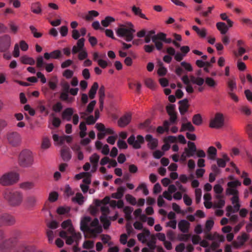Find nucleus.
<instances>
[{"mask_svg":"<svg viewBox=\"0 0 252 252\" xmlns=\"http://www.w3.org/2000/svg\"><path fill=\"white\" fill-rule=\"evenodd\" d=\"M156 237L154 235L151 236V240L147 242V245L150 248L151 251L153 252L156 248Z\"/></svg>","mask_w":252,"mask_h":252,"instance_id":"72a5a7b5","label":"nucleus"},{"mask_svg":"<svg viewBox=\"0 0 252 252\" xmlns=\"http://www.w3.org/2000/svg\"><path fill=\"white\" fill-rule=\"evenodd\" d=\"M180 64L181 66L178 65L175 67V73L178 76H181L186 72L192 71L193 68L190 63L184 61L181 62Z\"/></svg>","mask_w":252,"mask_h":252,"instance_id":"9b49d317","label":"nucleus"},{"mask_svg":"<svg viewBox=\"0 0 252 252\" xmlns=\"http://www.w3.org/2000/svg\"><path fill=\"white\" fill-rule=\"evenodd\" d=\"M26 202L29 207H33L36 205L37 202V198L35 196L31 195L27 197Z\"/></svg>","mask_w":252,"mask_h":252,"instance_id":"b1692460","label":"nucleus"},{"mask_svg":"<svg viewBox=\"0 0 252 252\" xmlns=\"http://www.w3.org/2000/svg\"><path fill=\"white\" fill-rule=\"evenodd\" d=\"M45 63H44L43 58L40 56L37 57L36 60V66L38 68H41L43 66Z\"/></svg>","mask_w":252,"mask_h":252,"instance_id":"0e129e2a","label":"nucleus"},{"mask_svg":"<svg viewBox=\"0 0 252 252\" xmlns=\"http://www.w3.org/2000/svg\"><path fill=\"white\" fill-rule=\"evenodd\" d=\"M100 220L101 222L103 224V227L104 229H107L111 224V222L110 220L108 219L107 216H101L100 217Z\"/></svg>","mask_w":252,"mask_h":252,"instance_id":"e433bc0d","label":"nucleus"},{"mask_svg":"<svg viewBox=\"0 0 252 252\" xmlns=\"http://www.w3.org/2000/svg\"><path fill=\"white\" fill-rule=\"evenodd\" d=\"M240 110L247 116L250 115L252 113L251 108L247 106H242L240 108Z\"/></svg>","mask_w":252,"mask_h":252,"instance_id":"052dcab7","label":"nucleus"},{"mask_svg":"<svg viewBox=\"0 0 252 252\" xmlns=\"http://www.w3.org/2000/svg\"><path fill=\"white\" fill-rule=\"evenodd\" d=\"M179 103L180 104L179 107L180 113L182 115H183L188 111V100L187 98L184 99L179 101Z\"/></svg>","mask_w":252,"mask_h":252,"instance_id":"6ab92c4d","label":"nucleus"},{"mask_svg":"<svg viewBox=\"0 0 252 252\" xmlns=\"http://www.w3.org/2000/svg\"><path fill=\"white\" fill-rule=\"evenodd\" d=\"M194 126L191 124L190 122H188L187 123H183L182 124L180 131L183 132L185 130H188L190 132H193L195 131Z\"/></svg>","mask_w":252,"mask_h":252,"instance_id":"393cba45","label":"nucleus"},{"mask_svg":"<svg viewBox=\"0 0 252 252\" xmlns=\"http://www.w3.org/2000/svg\"><path fill=\"white\" fill-rule=\"evenodd\" d=\"M18 180V174L10 172L5 173L0 178V184L2 186H10L16 183Z\"/></svg>","mask_w":252,"mask_h":252,"instance_id":"423d86ee","label":"nucleus"},{"mask_svg":"<svg viewBox=\"0 0 252 252\" xmlns=\"http://www.w3.org/2000/svg\"><path fill=\"white\" fill-rule=\"evenodd\" d=\"M83 174L84 175V178L83 179V182L84 183V184L88 185L91 184V174L88 172H83Z\"/></svg>","mask_w":252,"mask_h":252,"instance_id":"09e8293b","label":"nucleus"},{"mask_svg":"<svg viewBox=\"0 0 252 252\" xmlns=\"http://www.w3.org/2000/svg\"><path fill=\"white\" fill-rule=\"evenodd\" d=\"M205 82L206 84L210 87H215L217 86V83L216 81L211 77H207L205 79Z\"/></svg>","mask_w":252,"mask_h":252,"instance_id":"de8ad7c7","label":"nucleus"},{"mask_svg":"<svg viewBox=\"0 0 252 252\" xmlns=\"http://www.w3.org/2000/svg\"><path fill=\"white\" fill-rule=\"evenodd\" d=\"M18 248L12 252H35V247L33 245H29L26 242H19Z\"/></svg>","mask_w":252,"mask_h":252,"instance_id":"ddd939ff","label":"nucleus"},{"mask_svg":"<svg viewBox=\"0 0 252 252\" xmlns=\"http://www.w3.org/2000/svg\"><path fill=\"white\" fill-rule=\"evenodd\" d=\"M214 222L212 220H207L205 224V232H209L211 230L213 226Z\"/></svg>","mask_w":252,"mask_h":252,"instance_id":"8fccbe9b","label":"nucleus"},{"mask_svg":"<svg viewBox=\"0 0 252 252\" xmlns=\"http://www.w3.org/2000/svg\"><path fill=\"white\" fill-rule=\"evenodd\" d=\"M146 140L149 142L148 147L151 150L155 149L158 145V140L156 138H153L151 134H147L145 136Z\"/></svg>","mask_w":252,"mask_h":252,"instance_id":"f3484780","label":"nucleus"},{"mask_svg":"<svg viewBox=\"0 0 252 252\" xmlns=\"http://www.w3.org/2000/svg\"><path fill=\"white\" fill-rule=\"evenodd\" d=\"M189 223L186 220H181L178 223V227L183 233H187L189 231Z\"/></svg>","mask_w":252,"mask_h":252,"instance_id":"4be33fe9","label":"nucleus"},{"mask_svg":"<svg viewBox=\"0 0 252 252\" xmlns=\"http://www.w3.org/2000/svg\"><path fill=\"white\" fill-rule=\"evenodd\" d=\"M126 190V188L125 187H120L117 189V192L112 194V197L113 198L120 199L123 196Z\"/></svg>","mask_w":252,"mask_h":252,"instance_id":"a878e982","label":"nucleus"},{"mask_svg":"<svg viewBox=\"0 0 252 252\" xmlns=\"http://www.w3.org/2000/svg\"><path fill=\"white\" fill-rule=\"evenodd\" d=\"M73 75V71L69 69H66L63 72V76L67 79L71 78Z\"/></svg>","mask_w":252,"mask_h":252,"instance_id":"338daca9","label":"nucleus"},{"mask_svg":"<svg viewBox=\"0 0 252 252\" xmlns=\"http://www.w3.org/2000/svg\"><path fill=\"white\" fill-rule=\"evenodd\" d=\"M61 225L63 229H67V231L69 233H72L74 229L70 220H67L63 221Z\"/></svg>","mask_w":252,"mask_h":252,"instance_id":"5701e85b","label":"nucleus"},{"mask_svg":"<svg viewBox=\"0 0 252 252\" xmlns=\"http://www.w3.org/2000/svg\"><path fill=\"white\" fill-rule=\"evenodd\" d=\"M11 45V38L8 34L0 36V52L6 53Z\"/></svg>","mask_w":252,"mask_h":252,"instance_id":"1a4fd4ad","label":"nucleus"},{"mask_svg":"<svg viewBox=\"0 0 252 252\" xmlns=\"http://www.w3.org/2000/svg\"><path fill=\"white\" fill-rule=\"evenodd\" d=\"M95 104V100H92V101H91V102L87 106V111L89 113H92L93 111Z\"/></svg>","mask_w":252,"mask_h":252,"instance_id":"680f3d73","label":"nucleus"},{"mask_svg":"<svg viewBox=\"0 0 252 252\" xmlns=\"http://www.w3.org/2000/svg\"><path fill=\"white\" fill-rule=\"evenodd\" d=\"M21 61L23 64H27L30 65H34L35 64L34 60L27 56H24L21 58Z\"/></svg>","mask_w":252,"mask_h":252,"instance_id":"7c9ffc66","label":"nucleus"},{"mask_svg":"<svg viewBox=\"0 0 252 252\" xmlns=\"http://www.w3.org/2000/svg\"><path fill=\"white\" fill-rule=\"evenodd\" d=\"M98 88V83L97 82L94 83L89 92V97L91 99H93L94 98Z\"/></svg>","mask_w":252,"mask_h":252,"instance_id":"c85d7f7f","label":"nucleus"},{"mask_svg":"<svg viewBox=\"0 0 252 252\" xmlns=\"http://www.w3.org/2000/svg\"><path fill=\"white\" fill-rule=\"evenodd\" d=\"M20 188L24 190L31 189L34 187V183L32 182H25L20 184Z\"/></svg>","mask_w":252,"mask_h":252,"instance_id":"473e14b6","label":"nucleus"},{"mask_svg":"<svg viewBox=\"0 0 252 252\" xmlns=\"http://www.w3.org/2000/svg\"><path fill=\"white\" fill-rule=\"evenodd\" d=\"M184 202L187 206H190L192 204L191 199L186 194L184 195L183 196Z\"/></svg>","mask_w":252,"mask_h":252,"instance_id":"774afa93","label":"nucleus"},{"mask_svg":"<svg viewBox=\"0 0 252 252\" xmlns=\"http://www.w3.org/2000/svg\"><path fill=\"white\" fill-rule=\"evenodd\" d=\"M135 32L134 26L131 23H127L126 25H120L116 31L117 35L123 37L124 39L129 42L134 38L133 34Z\"/></svg>","mask_w":252,"mask_h":252,"instance_id":"20e7f679","label":"nucleus"},{"mask_svg":"<svg viewBox=\"0 0 252 252\" xmlns=\"http://www.w3.org/2000/svg\"><path fill=\"white\" fill-rule=\"evenodd\" d=\"M246 131L249 135L251 142L252 143V124H249L247 125Z\"/></svg>","mask_w":252,"mask_h":252,"instance_id":"69168bd1","label":"nucleus"},{"mask_svg":"<svg viewBox=\"0 0 252 252\" xmlns=\"http://www.w3.org/2000/svg\"><path fill=\"white\" fill-rule=\"evenodd\" d=\"M31 10L35 14H40L42 11L41 4L39 2L32 3L31 5Z\"/></svg>","mask_w":252,"mask_h":252,"instance_id":"cd10ccee","label":"nucleus"},{"mask_svg":"<svg viewBox=\"0 0 252 252\" xmlns=\"http://www.w3.org/2000/svg\"><path fill=\"white\" fill-rule=\"evenodd\" d=\"M99 15L97 11L95 10H91L89 11L88 14L86 16L85 19L87 21H91L93 17H97Z\"/></svg>","mask_w":252,"mask_h":252,"instance_id":"a19ab883","label":"nucleus"},{"mask_svg":"<svg viewBox=\"0 0 252 252\" xmlns=\"http://www.w3.org/2000/svg\"><path fill=\"white\" fill-rule=\"evenodd\" d=\"M238 190L236 189L228 188L226 189V195H232L233 196L238 195Z\"/></svg>","mask_w":252,"mask_h":252,"instance_id":"6e6d98bb","label":"nucleus"},{"mask_svg":"<svg viewBox=\"0 0 252 252\" xmlns=\"http://www.w3.org/2000/svg\"><path fill=\"white\" fill-rule=\"evenodd\" d=\"M58 198V194L57 192L53 191L49 194L48 200L50 202H55Z\"/></svg>","mask_w":252,"mask_h":252,"instance_id":"4d7b16f0","label":"nucleus"},{"mask_svg":"<svg viewBox=\"0 0 252 252\" xmlns=\"http://www.w3.org/2000/svg\"><path fill=\"white\" fill-rule=\"evenodd\" d=\"M228 188L235 189L238 186L241 185V183L238 180L229 182L227 184Z\"/></svg>","mask_w":252,"mask_h":252,"instance_id":"49530a36","label":"nucleus"},{"mask_svg":"<svg viewBox=\"0 0 252 252\" xmlns=\"http://www.w3.org/2000/svg\"><path fill=\"white\" fill-rule=\"evenodd\" d=\"M241 205L240 203H236L234 204V206L232 207L231 205H228L226 207V216L229 217L231 213H235L238 212L240 210Z\"/></svg>","mask_w":252,"mask_h":252,"instance_id":"412c9836","label":"nucleus"},{"mask_svg":"<svg viewBox=\"0 0 252 252\" xmlns=\"http://www.w3.org/2000/svg\"><path fill=\"white\" fill-rule=\"evenodd\" d=\"M192 121L193 124L196 126L201 125L203 122L201 115L200 114L194 115L192 117Z\"/></svg>","mask_w":252,"mask_h":252,"instance_id":"2f4dec72","label":"nucleus"},{"mask_svg":"<svg viewBox=\"0 0 252 252\" xmlns=\"http://www.w3.org/2000/svg\"><path fill=\"white\" fill-rule=\"evenodd\" d=\"M131 120V115L127 113L122 116L118 121V126L120 127H124L126 126L130 122Z\"/></svg>","mask_w":252,"mask_h":252,"instance_id":"2eb2a0df","label":"nucleus"},{"mask_svg":"<svg viewBox=\"0 0 252 252\" xmlns=\"http://www.w3.org/2000/svg\"><path fill=\"white\" fill-rule=\"evenodd\" d=\"M145 85L151 89H154L156 88V84L155 82L151 78H147L145 81Z\"/></svg>","mask_w":252,"mask_h":252,"instance_id":"c03bdc74","label":"nucleus"},{"mask_svg":"<svg viewBox=\"0 0 252 252\" xmlns=\"http://www.w3.org/2000/svg\"><path fill=\"white\" fill-rule=\"evenodd\" d=\"M18 162L19 165L23 167H30L34 162L32 153L27 149L23 150L19 156Z\"/></svg>","mask_w":252,"mask_h":252,"instance_id":"39448f33","label":"nucleus"},{"mask_svg":"<svg viewBox=\"0 0 252 252\" xmlns=\"http://www.w3.org/2000/svg\"><path fill=\"white\" fill-rule=\"evenodd\" d=\"M69 210H70L69 208H64L63 207H59L58 208L57 212L58 214H59L60 215H63V214L68 213Z\"/></svg>","mask_w":252,"mask_h":252,"instance_id":"e2e57ef3","label":"nucleus"},{"mask_svg":"<svg viewBox=\"0 0 252 252\" xmlns=\"http://www.w3.org/2000/svg\"><path fill=\"white\" fill-rule=\"evenodd\" d=\"M247 52V50L243 47H239L238 48V51H234L233 54L236 57L242 56L244 54Z\"/></svg>","mask_w":252,"mask_h":252,"instance_id":"37998d69","label":"nucleus"},{"mask_svg":"<svg viewBox=\"0 0 252 252\" xmlns=\"http://www.w3.org/2000/svg\"><path fill=\"white\" fill-rule=\"evenodd\" d=\"M94 246V243L93 241L87 240L85 241L83 245V248L84 249H92Z\"/></svg>","mask_w":252,"mask_h":252,"instance_id":"5fc2aeb1","label":"nucleus"},{"mask_svg":"<svg viewBox=\"0 0 252 252\" xmlns=\"http://www.w3.org/2000/svg\"><path fill=\"white\" fill-rule=\"evenodd\" d=\"M217 29L220 32L221 34H224L228 31V28L225 23L223 22H218L216 24Z\"/></svg>","mask_w":252,"mask_h":252,"instance_id":"bb28decb","label":"nucleus"},{"mask_svg":"<svg viewBox=\"0 0 252 252\" xmlns=\"http://www.w3.org/2000/svg\"><path fill=\"white\" fill-rule=\"evenodd\" d=\"M4 198L8 204L12 207L19 206L23 201V195L20 191L16 190H6L4 193Z\"/></svg>","mask_w":252,"mask_h":252,"instance_id":"7ed1b4c3","label":"nucleus"},{"mask_svg":"<svg viewBox=\"0 0 252 252\" xmlns=\"http://www.w3.org/2000/svg\"><path fill=\"white\" fill-rule=\"evenodd\" d=\"M30 29L32 33L33 34V36L35 38H39L41 37L42 33L37 32V29L33 26H30Z\"/></svg>","mask_w":252,"mask_h":252,"instance_id":"864d4df0","label":"nucleus"},{"mask_svg":"<svg viewBox=\"0 0 252 252\" xmlns=\"http://www.w3.org/2000/svg\"><path fill=\"white\" fill-rule=\"evenodd\" d=\"M195 201L196 203H199L200 201L202 195V191L201 189H197L195 190Z\"/></svg>","mask_w":252,"mask_h":252,"instance_id":"13d9d810","label":"nucleus"},{"mask_svg":"<svg viewBox=\"0 0 252 252\" xmlns=\"http://www.w3.org/2000/svg\"><path fill=\"white\" fill-rule=\"evenodd\" d=\"M115 20L113 17L111 16H107L104 20L101 21V24L103 27H107L111 23L114 22Z\"/></svg>","mask_w":252,"mask_h":252,"instance_id":"4c0bfd02","label":"nucleus"},{"mask_svg":"<svg viewBox=\"0 0 252 252\" xmlns=\"http://www.w3.org/2000/svg\"><path fill=\"white\" fill-rule=\"evenodd\" d=\"M7 139L11 145L16 147L20 145L21 141V137L17 132H9L7 134Z\"/></svg>","mask_w":252,"mask_h":252,"instance_id":"f8f14e48","label":"nucleus"},{"mask_svg":"<svg viewBox=\"0 0 252 252\" xmlns=\"http://www.w3.org/2000/svg\"><path fill=\"white\" fill-rule=\"evenodd\" d=\"M99 158V156L95 153L90 157V160L92 164H98Z\"/></svg>","mask_w":252,"mask_h":252,"instance_id":"a18cd8bd","label":"nucleus"},{"mask_svg":"<svg viewBox=\"0 0 252 252\" xmlns=\"http://www.w3.org/2000/svg\"><path fill=\"white\" fill-rule=\"evenodd\" d=\"M16 222L15 217L12 215L4 213L0 214V227L11 226Z\"/></svg>","mask_w":252,"mask_h":252,"instance_id":"0eeeda50","label":"nucleus"},{"mask_svg":"<svg viewBox=\"0 0 252 252\" xmlns=\"http://www.w3.org/2000/svg\"><path fill=\"white\" fill-rule=\"evenodd\" d=\"M22 238V233L19 230H15L10 236L0 238V252H11L17 247Z\"/></svg>","mask_w":252,"mask_h":252,"instance_id":"f257e3e1","label":"nucleus"},{"mask_svg":"<svg viewBox=\"0 0 252 252\" xmlns=\"http://www.w3.org/2000/svg\"><path fill=\"white\" fill-rule=\"evenodd\" d=\"M145 142L144 138L141 135H138L135 138L134 135L132 134L128 139L127 143L135 149L141 148V145Z\"/></svg>","mask_w":252,"mask_h":252,"instance_id":"9d476101","label":"nucleus"},{"mask_svg":"<svg viewBox=\"0 0 252 252\" xmlns=\"http://www.w3.org/2000/svg\"><path fill=\"white\" fill-rule=\"evenodd\" d=\"M217 152V151L215 147L213 146L210 147L207 151L209 158L212 160H215L216 159Z\"/></svg>","mask_w":252,"mask_h":252,"instance_id":"c756f323","label":"nucleus"},{"mask_svg":"<svg viewBox=\"0 0 252 252\" xmlns=\"http://www.w3.org/2000/svg\"><path fill=\"white\" fill-rule=\"evenodd\" d=\"M224 123V119L222 114L217 113L213 119H211L209 126L211 128L219 129L222 127Z\"/></svg>","mask_w":252,"mask_h":252,"instance_id":"6e6552de","label":"nucleus"},{"mask_svg":"<svg viewBox=\"0 0 252 252\" xmlns=\"http://www.w3.org/2000/svg\"><path fill=\"white\" fill-rule=\"evenodd\" d=\"M249 239V235L243 232L241 236L237 237V241H233V246L236 249H239L244 246Z\"/></svg>","mask_w":252,"mask_h":252,"instance_id":"4468645a","label":"nucleus"},{"mask_svg":"<svg viewBox=\"0 0 252 252\" xmlns=\"http://www.w3.org/2000/svg\"><path fill=\"white\" fill-rule=\"evenodd\" d=\"M99 100H104L105 97V87L101 86L98 91Z\"/></svg>","mask_w":252,"mask_h":252,"instance_id":"bf43d9fd","label":"nucleus"},{"mask_svg":"<svg viewBox=\"0 0 252 252\" xmlns=\"http://www.w3.org/2000/svg\"><path fill=\"white\" fill-rule=\"evenodd\" d=\"M51 146L50 140L47 137H44L42 139L41 148L46 150Z\"/></svg>","mask_w":252,"mask_h":252,"instance_id":"79ce46f5","label":"nucleus"},{"mask_svg":"<svg viewBox=\"0 0 252 252\" xmlns=\"http://www.w3.org/2000/svg\"><path fill=\"white\" fill-rule=\"evenodd\" d=\"M73 237L74 241L77 244V245H79V241L82 238V235L80 232L76 233L74 230L72 233H69Z\"/></svg>","mask_w":252,"mask_h":252,"instance_id":"ea45409f","label":"nucleus"},{"mask_svg":"<svg viewBox=\"0 0 252 252\" xmlns=\"http://www.w3.org/2000/svg\"><path fill=\"white\" fill-rule=\"evenodd\" d=\"M188 148H185L184 152L188 158L193 157L196 152V147L194 143L189 141L188 143Z\"/></svg>","mask_w":252,"mask_h":252,"instance_id":"dca6fc26","label":"nucleus"},{"mask_svg":"<svg viewBox=\"0 0 252 252\" xmlns=\"http://www.w3.org/2000/svg\"><path fill=\"white\" fill-rule=\"evenodd\" d=\"M126 199L132 205H135L137 203L136 198L130 194H126Z\"/></svg>","mask_w":252,"mask_h":252,"instance_id":"3c124183","label":"nucleus"},{"mask_svg":"<svg viewBox=\"0 0 252 252\" xmlns=\"http://www.w3.org/2000/svg\"><path fill=\"white\" fill-rule=\"evenodd\" d=\"M73 109L72 108H67L65 109L62 113L63 119L67 121H70L71 117L73 115Z\"/></svg>","mask_w":252,"mask_h":252,"instance_id":"aec40b11","label":"nucleus"},{"mask_svg":"<svg viewBox=\"0 0 252 252\" xmlns=\"http://www.w3.org/2000/svg\"><path fill=\"white\" fill-rule=\"evenodd\" d=\"M99 221L97 218L92 220L90 217L86 216L82 218L80 221V229L83 232H88L94 236L100 233L102 229L99 226Z\"/></svg>","mask_w":252,"mask_h":252,"instance_id":"f03ea898","label":"nucleus"},{"mask_svg":"<svg viewBox=\"0 0 252 252\" xmlns=\"http://www.w3.org/2000/svg\"><path fill=\"white\" fill-rule=\"evenodd\" d=\"M84 196L81 193H77L75 196L72 198L73 201L76 202L79 205H82L84 202Z\"/></svg>","mask_w":252,"mask_h":252,"instance_id":"c9c22d12","label":"nucleus"},{"mask_svg":"<svg viewBox=\"0 0 252 252\" xmlns=\"http://www.w3.org/2000/svg\"><path fill=\"white\" fill-rule=\"evenodd\" d=\"M166 36V34L163 32H159L157 35H154L152 37V41H155V40H160L163 41Z\"/></svg>","mask_w":252,"mask_h":252,"instance_id":"58836bf2","label":"nucleus"},{"mask_svg":"<svg viewBox=\"0 0 252 252\" xmlns=\"http://www.w3.org/2000/svg\"><path fill=\"white\" fill-rule=\"evenodd\" d=\"M51 58L58 59L62 57L61 51L59 50H54L51 52Z\"/></svg>","mask_w":252,"mask_h":252,"instance_id":"603ef678","label":"nucleus"},{"mask_svg":"<svg viewBox=\"0 0 252 252\" xmlns=\"http://www.w3.org/2000/svg\"><path fill=\"white\" fill-rule=\"evenodd\" d=\"M61 157L65 161H69L71 158V154L70 149L67 147H64L61 150Z\"/></svg>","mask_w":252,"mask_h":252,"instance_id":"a211bd4d","label":"nucleus"},{"mask_svg":"<svg viewBox=\"0 0 252 252\" xmlns=\"http://www.w3.org/2000/svg\"><path fill=\"white\" fill-rule=\"evenodd\" d=\"M132 11L135 15L139 16L141 18L147 19L145 15L142 13L141 10L139 7L133 6L132 7Z\"/></svg>","mask_w":252,"mask_h":252,"instance_id":"f704fd0d","label":"nucleus"}]
</instances>
